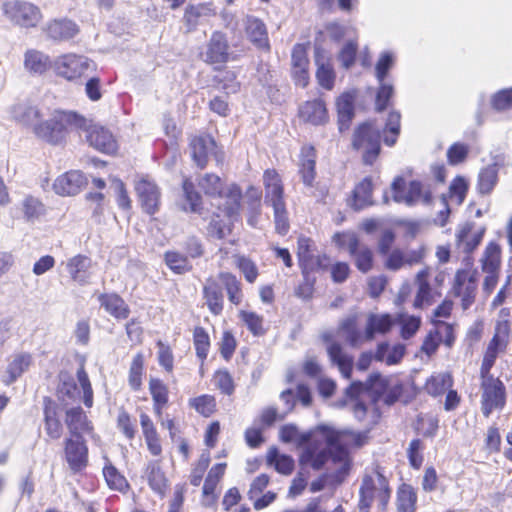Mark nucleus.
Returning <instances> with one entry per match:
<instances>
[{
    "label": "nucleus",
    "instance_id": "39",
    "mask_svg": "<svg viewBox=\"0 0 512 512\" xmlns=\"http://www.w3.org/2000/svg\"><path fill=\"white\" fill-rule=\"evenodd\" d=\"M453 385V378L450 373L442 372L432 375L426 382L425 389L432 396H439Z\"/></svg>",
    "mask_w": 512,
    "mask_h": 512
},
{
    "label": "nucleus",
    "instance_id": "18",
    "mask_svg": "<svg viewBox=\"0 0 512 512\" xmlns=\"http://www.w3.org/2000/svg\"><path fill=\"white\" fill-rule=\"evenodd\" d=\"M485 229L474 230L473 223L463 224L456 234L458 248L464 253H472L481 243Z\"/></svg>",
    "mask_w": 512,
    "mask_h": 512
},
{
    "label": "nucleus",
    "instance_id": "53",
    "mask_svg": "<svg viewBox=\"0 0 512 512\" xmlns=\"http://www.w3.org/2000/svg\"><path fill=\"white\" fill-rule=\"evenodd\" d=\"M491 107L497 111L502 112L512 109V87L502 89L491 96Z\"/></svg>",
    "mask_w": 512,
    "mask_h": 512
},
{
    "label": "nucleus",
    "instance_id": "59",
    "mask_svg": "<svg viewBox=\"0 0 512 512\" xmlns=\"http://www.w3.org/2000/svg\"><path fill=\"white\" fill-rule=\"evenodd\" d=\"M210 453L209 451H204L196 463L195 467L193 468L191 475H190V483L193 486H199L203 475L205 471L207 470L209 464H210Z\"/></svg>",
    "mask_w": 512,
    "mask_h": 512
},
{
    "label": "nucleus",
    "instance_id": "49",
    "mask_svg": "<svg viewBox=\"0 0 512 512\" xmlns=\"http://www.w3.org/2000/svg\"><path fill=\"white\" fill-rule=\"evenodd\" d=\"M395 54L391 51H383L377 60L375 65V76L378 82H383L389 70L393 67L395 63Z\"/></svg>",
    "mask_w": 512,
    "mask_h": 512
},
{
    "label": "nucleus",
    "instance_id": "31",
    "mask_svg": "<svg viewBox=\"0 0 512 512\" xmlns=\"http://www.w3.org/2000/svg\"><path fill=\"white\" fill-rule=\"evenodd\" d=\"M354 101V92H344L339 96L336 102L340 131L348 129L349 124L354 117Z\"/></svg>",
    "mask_w": 512,
    "mask_h": 512
},
{
    "label": "nucleus",
    "instance_id": "54",
    "mask_svg": "<svg viewBox=\"0 0 512 512\" xmlns=\"http://www.w3.org/2000/svg\"><path fill=\"white\" fill-rule=\"evenodd\" d=\"M351 256L355 259V265L361 272L367 273L372 269L373 253L367 246L361 245Z\"/></svg>",
    "mask_w": 512,
    "mask_h": 512
},
{
    "label": "nucleus",
    "instance_id": "5",
    "mask_svg": "<svg viewBox=\"0 0 512 512\" xmlns=\"http://www.w3.org/2000/svg\"><path fill=\"white\" fill-rule=\"evenodd\" d=\"M199 187L206 195L220 197L218 208L232 221L236 219L240 210L241 190L238 186L232 185L225 197H222L223 184L219 176L207 173L199 180Z\"/></svg>",
    "mask_w": 512,
    "mask_h": 512
},
{
    "label": "nucleus",
    "instance_id": "12",
    "mask_svg": "<svg viewBox=\"0 0 512 512\" xmlns=\"http://www.w3.org/2000/svg\"><path fill=\"white\" fill-rule=\"evenodd\" d=\"M482 397V413L485 417H489L494 409H502L506 401L505 386L498 378H487L481 383Z\"/></svg>",
    "mask_w": 512,
    "mask_h": 512
},
{
    "label": "nucleus",
    "instance_id": "7",
    "mask_svg": "<svg viewBox=\"0 0 512 512\" xmlns=\"http://www.w3.org/2000/svg\"><path fill=\"white\" fill-rule=\"evenodd\" d=\"M466 268L456 271L452 286L453 293L461 299V305L467 310L474 303L478 286V272L472 268L470 258L466 259Z\"/></svg>",
    "mask_w": 512,
    "mask_h": 512
},
{
    "label": "nucleus",
    "instance_id": "45",
    "mask_svg": "<svg viewBox=\"0 0 512 512\" xmlns=\"http://www.w3.org/2000/svg\"><path fill=\"white\" fill-rule=\"evenodd\" d=\"M316 63L318 65L316 78L319 85L326 90H332L336 77L333 67L319 58L316 59Z\"/></svg>",
    "mask_w": 512,
    "mask_h": 512
},
{
    "label": "nucleus",
    "instance_id": "44",
    "mask_svg": "<svg viewBox=\"0 0 512 512\" xmlns=\"http://www.w3.org/2000/svg\"><path fill=\"white\" fill-rule=\"evenodd\" d=\"M417 495L409 485H402L398 491L397 509L399 512H414Z\"/></svg>",
    "mask_w": 512,
    "mask_h": 512
},
{
    "label": "nucleus",
    "instance_id": "35",
    "mask_svg": "<svg viewBox=\"0 0 512 512\" xmlns=\"http://www.w3.org/2000/svg\"><path fill=\"white\" fill-rule=\"evenodd\" d=\"M32 356L29 353H18L12 357V360L7 366L6 373L8 379H5L6 384H11L17 380L31 365Z\"/></svg>",
    "mask_w": 512,
    "mask_h": 512
},
{
    "label": "nucleus",
    "instance_id": "50",
    "mask_svg": "<svg viewBox=\"0 0 512 512\" xmlns=\"http://www.w3.org/2000/svg\"><path fill=\"white\" fill-rule=\"evenodd\" d=\"M165 262L167 266L177 274H183L191 269V265L187 257L178 252H166Z\"/></svg>",
    "mask_w": 512,
    "mask_h": 512
},
{
    "label": "nucleus",
    "instance_id": "41",
    "mask_svg": "<svg viewBox=\"0 0 512 512\" xmlns=\"http://www.w3.org/2000/svg\"><path fill=\"white\" fill-rule=\"evenodd\" d=\"M149 390L154 401V411L157 416L161 417L162 409L168 402L167 386L159 379H151Z\"/></svg>",
    "mask_w": 512,
    "mask_h": 512
},
{
    "label": "nucleus",
    "instance_id": "24",
    "mask_svg": "<svg viewBox=\"0 0 512 512\" xmlns=\"http://www.w3.org/2000/svg\"><path fill=\"white\" fill-rule=\"evenodd\" d=\"M299 115L305 122L313 125H322L328 120L326 105L321 99L305 102L299 109Z\"/></svg>",
    "mask_w": 512,
    "mask_h": 512
},
{
    "label": "nucleus",
    "instance_id": "25",
    "mask_svg": "<svg viewBox=\"0 0 512 512\" xmlns=\"http://www.w3.org/2000/svg\"><path fill=\"white\" fill-rule=\"evenodd\" d=\"M215 146L214 139L209 135L197 136L191 140L192 157L199 168L203 169L206 166L208 156Z\"/></svg>",
    "mask_w": 512,
    "mask_h": 512
},
{
    "label": "nucleus",
    "instance_id": "8",
    "mask_svg": "<svg viewBox=\"0 0 512 512\" xmlns=\"http://www.w3.org/2000/svg\"><path fill=\"white\" fill-rule=\"evenodd\" d=\"M353 148L363 152V162L372 165L380 153V132L370 123L359 125L352 140Z\"/></svg>",
    "mask_w": 512,
    "mask_h": 512
},
{
    "label": "nucleus",
    "instance_id": "46",
    "mask_svg": "<svg viewBox=\"0 0 512 512\" xmlns=\"http://www.w3.org/2000/svg\"><path fill=\"white\" fill-rule=\"evenodd\" d=\"M390 382V379L383 377L381 374L372 373L364 383L365 389L373 393L376 396L375 400H378L379 398L383 399Z\"/></svg>",
    "mask_w": 512,
    "mask_h": 512
},
{
    "label": "nucleus",
    "instance_id": "3",
    "mask_svg": "<svg viewBox=\"0 0 512 512\" xmlns=\"http://www.w3.org/2000/svg\"><path fill=\"white\" fill-rule=\"evenodd\" d=\"M391 497V489L387 478L378 470L366 472L362 478L359 488V510L369 512L374 500L384 510Z\"/></svg>",
    "mask_w": 512,
    "mask_h": 512
},
{
    "label": "nucleus",
    "instance_id": "48",
    "mask_svg": "<svg viewBox=\"0 0 512 512\" xmlns=\"http://www.w3.org/2000/svg\"><path fill=\"white\" fill-rule=\"evenodd\" d=\"M400 121L401 115L398 111H391L389 113L384 130L385 133L391 134V136H384V143L387 146H393L396 143L397 137L400 133Z\"/></svg>",
    "mask_w": 512,
    "mask_h": 512
},
{
    "label": "nucleus",
    "instance_id": "32",
    "mask_svg": "<svg viewBox=\"0 0 512 512\" xmlns=\"http://www.w3.org/2000/svg\"><path fill=\"white\" fill-rule=\"evenodd\" d=\"M481 269L485 274L500 273L501 249L495 242H490L480 259Z\"/></svg>",
    "mask_w": 512,
    "mask_h": 512
},
{
    "label": "nucleus",
    "instance_id": "43",
    "mask_svg": "<svg viewBox=\"0 0 512 512\" xmlns=\"http://www.w3.org/2000/svg\"><path fill=\"white\" fill-rule=\"evenodd\" d=\"M339 330L344 334L347 343L352 347H357L362 341L361 332L356 325V316L352 315L341 321Z\"/></svg>",
    "mask_w": 512,
    "mask_h": 512
},
{
    "label": "nucleus",
    "instance_id": "23",
    "mask_svg": "<svg viewBox=\"0 0 512 512\" xmlns=\"http://www.w3.org/2000/svg\"><path fill=\"white\" fill-rule=\"evenodd\" d=\"M47 36L55 41H66L79 32L77 24L69 19H54L45 29Z\"/></svg>",
    "mask_w": 512,
    "mask_h": 512
},
{
    "label": "nucleus",
    "instance_id": "60",
    "mask_svg": "<svg viewBox=\"0 0 512 512\" xmlns=\"http://www.w3.org/2000/svg\"><path fill=\"white\" fill-rule=\"evenodd\" d=\"M468 190L467 181L463 177H456L449 187L450 199L457 205L463 203Z\"/></svg>",
    "mask_w": 512,
    "mask_h": 512
},
{
    "label": "nucleus",
    "instance_id": "42",
    "mask_svg": "<svg viewBox=\"0 0 512 512\" xmlns=\"http://www.w3.org/2000/svg\"><path fill=\"white\" fill-rule=\"evenodd\" d=\"M219 279L226 289L229 301L234 305H239L243 295L241 283L237 277L231 273L223 272L219 274Z\"/></svg>",
    "mask_w": 512,
    "mask_h": 512
},
{
    "label": "nucleus",
    "instance_id": "55",
    "mask_svg": "<svg viewBox=\"0 0 512 512\" xmlns=\"http://www.w3.org/2000/svg\"><path fill=\"white\" fill-rule=\"evenodd\" d=\"M312 241L309 238L301 237L298 240V258L301 269H313L314 262L311 254Z\"/></svg>",
    "mask_w": 512,
    "mask_h": 512
},
{
    "label": "nucleus",
    "instance_id": "36",
    "mask_svg": "<svg viewBox=\"0 0 512 512\" xmlns=\"http://www.w3.org/2000/svg\"><path fill=\"white\" fill-rule=\"evenodd\" d=\"M99 302L105 310L118 319L128 317L129 309L122 298L116 294H103L99 296Z\"/></svg>",
    "mask_w": 512,
    "mask_h": 512
},
{
    "label": "nucleus",
    "instance_id": "63",
    "mask_svg": "<svg viewBox=\"0 0 512 512\" xmlns=\"http://www.w3.org/2000/svg\"><path fill=\"white\" fill-rule=\"evenodd\" d=\"M194 345L197 356L201 359L207 357L208 349L210 346L209 336L202 327H197L194 330Z\"/></svg>",
    "mask_w": 512,
    "mask_h": 512
},
{
    "label": "nucleus",
    "instance_id": "14",
    "mask_svg": "<svg viewBox=\"0 0 512 512\" xmlns=\"http://www.w3.org/2000/svg\"><path fill=\"white\" fill-rule=\"evenodd\" d=\"M505 158L502 154L491 156V162L481 168L477 179V190L482 195L490 194L498 183V173L504 166Z\"/></svg>",
    "mask_w": 512,
    "mask_h": 512
},
{
    "label": "nucleus",
    "instance_id": "51",
    "mask_svg": "<svg viewBox=\"0 0 512 512\" xmlns=\"http://www.w3.org/2000/svg\"><path fill=\"white\" fill-rule=\"evenodd\" d=\"M103 475L108 486L113 490L123 491L128 486L124 476L111 463L105 465Z\"/></svg>",
    "mask_w": 512,
    "mask_h": 512
},
{
    "label": "nucleus",
    "instance_id": "52",
    "mask_svg": "<svg viewBox=\"0 0 512 512\" xmlns=\"http://www.w3.org/2000/svg\"><path fill=\"white\" fill-rule=\"evenodd\" d=\"M144 358L141 353L134 356L129 370V384L133 390H138L142 384Z\"/></svg>",
    "mask_w": 512,
    "mask_h": 512
},
{
    "label": "nucleus",
    "instance_id": "13",
    "mask_svg": "<svg viewBox=\"0 0 512 512\" xmlns=\"http://www.w3.org/2000/svg\"><path fill=\"white\" fill-rule=\"evenodd\" d=\"M64 456L73 473H78L84 470L88 465V447L84 438H65Z\"/></svg>",
    "mask_w": 512,
    "mask_h": 512
},
{
    "label": "nucleus",
    "instance_id": "2",
    "mask_svg": "<svg viewBox=\"0 0 512 512\" xmlns=\"http://www.w3.org/2000/svg\"><path fill=\"white\" fill-rule=\"evenodd\" d=\"M69 128L85 130L88 143L103 153L117 151V142L109 130L91 125L86 118L71 111L55 110L49 121L36 127V133L47 142L58 144L64 140Z\"/></svg>",
    "mask_w": 512,
    "mask_h": 512
},
{
    "label": "nucleus",
    "instance_id": "1",
    "mask_svg": "<svg viewBox=\"0 0 512 512\" xmlns=\"http://www.w3.org/2000/svg\"><path fill=\"white\" fill-rule=\"evenodd\" d=\"M342 433L325 425L312 431L300 433L293 424L280 429V439L285 443L294 442L302 448L300 464L320 470L328 460L344 462L348 457L347 449L340 443Z\"/></svg>",
    "mask_w": 512,
    "mask_h": 512
},
{
    "label": "nucleus",
    "instance_id": "61",
    "mask_svg": "<svg viewBox=\"0 0 512 512\" xmlns=\"http://www.w3.org/2000/svg\"><path fill=\"white\" fill-rule=\"evenodd\" d=\"M302 270L303 282L296 288L295 294L297 297L308 300L311 298L314 290L315 278L311 277L310 271L307 267Z\"/></svg>",
    "mask_w": 512,
    "mask_h": 512
},
{
    "label": "nucleus",
    "instance_id": "17",
    "mask_svg": "<svg viewBox=\"0 0 512 512\" xmlns=\"http://www.w3.org/2000/svg\"><path fill=\"white\" fill-rule=\"evenodd\" d=\"M86 184V178L80 171H70L59 176L53 184L54 191L63 196H71L80 192Z\"/></svg>",
    "mask_w": 512,
    "mask_h": 512
},
{
    "label": "nucleus",
    "instance_id": "6",
    "mask_svg": "<svg viewBox=\"0 0 512 512\" xmlns=\"http://www.w3.org/2000/svg\"><path fill=\"white\" fill-rule=\"evenodd\" d=\"M5 17L23 28L36 27L42 19L40 8L27 0H9L2 4Z\"/></svg>",
    "mask_w": 512,
    "mask_h": 512
},
{
    "label": "nucleus",
    "instance_id": "47",
    "mask_svg": "<svg viewBox=\"0 0 512 512\" xmlns=\"http://www.w3.org/2000/svg\"><path fill=\"white\" fill-rule=\"evenodd\" d=\"M58 396L62 401H75L79 398L80 391L73 377L69 375L61 377Z\"/></svg>",
    "mask_w": 512,
    "mask_h": 512
},
{
    "label": "nucleus",
    "instance_id": "33",
    "mask_svg": "<svg viewBox=\"0 0 512 512\" xmlns=\"http://www.w3.org/2000/svg\"><path fill=\"white\" fill-rule=\"evenodd\" d=\"M51 66L48 55L38 50H28L24 55V67L32 74H43Z\"/></svg>",
    "mask_w": 512,
    "mask_h": 512
},
{
    "label": "nucleus",
    "instance_id": "16",
    "mask_svg": "<svg viewBox=\"0 0 512 512\" xmlns=\"http://www.w3.org/2000/svg\"><path fill=\"white\" fill-rule=\"evenodd\" d=\"M228 49L226 36L216 31L207 44L206 52L203 54L204 61L210 64L225 63L229 56Z\"/></svg>",
    "mask_w": 512,
    "mask_h": 512
},
{
    "label": "nucleus",
    "instance_id": "29",
    "mask_svg": "<svg viewBox=\"0 0 512 512\" xmlns=\"http://www.w3.org/2000/svg\"><path fill=\"white\" fill-rule=\"evenodd\" d=\"M245 30L248 38L259 48H269L268 33L262 20L254 16H247Z\"/></svg>",
    "mask_w": 512,
    "mask_h": 512
},
{
    "label": "nucleus",
    "instance_id": "28",
    "mask_svg": "<svg viewBox=\"0 0 512 512\" xmlns=\"http://www.w3.org/2000/svg\"><path fill=\"white\" fill-rule=\"evenodd\" d=\"M44 404L45 431L51 439H59L62 435L63 427L58 415V406L48 398H45Z\"/></svg>",
    "mask_w": 512,
    "mask_h": 512
},
{
    "label": "nucleus",
    "instance_id": "22",
    "mask_svg": "<svg viewBox=\"0 0 512 512\" xmlns=\"http://www.w3.org/2000/svg\"><path fill=\"white\" fill-rule=\"evenodd\" d=\"M66 268L73 281L80 285L88 283L92 275V261L84 255H76L69 259Z\"/></svg>",
    "mask_w": 512,
    "mask_h": 512
},
{
    "label": "nucleus",
    "instance_id": "20",
    "mask_svg": "<svg viewBox=\"0 0 512 512\" xmlns=\"http://www.w3.org/2000/svg\"><path fill=\"white\" fill-rule=\"evenodd\" d=\"M327 354L332 365L337 366L341 375L350 379L353 370L354 359L351 355L344 352L342 346L335 341L327 345Z\"/></svg>",
    "mask_w": 512,
    "mask_h": 512
},
{
    "label": "nucleus",
    "instance_id": "30",
    "mask_svg": "<svg viewBox=\"0 0 512 512\" xmlns=\"http://www.w3.org/2000/svg\"><path fill=\"white\" fill-rule=\"evenodd\" d=\"M206 304L214 315H219L223 310V292L221 285L213 278H208L203 288Z\"/></svg>",
    "mask_w": 512,
    "mask_h": 512
},
{
    "label": "nucleus",
    "instance_id": "10",
    "mask_svg": "<svg viewBox=\"0 0 512 512\" xmlns=\"http://www.w3.org/2000/svg\"><path fill=\"white\" fill-rule=\"evenodd\" d=\"M393 199L397 203H404L413 206L417 203L429 204L432 196L431 191L420 181L413 180L406 186L402 177L396 178L392 183Z\"/></svg>",
    "mask_w": 512,
    "mask_h": 512
},
{
    "label": "nucleus",
    "instance_id": "38",
    "mask_svg": "<svg viewBox=\"0 0 512 512\" xmlns=\"http://www.w3.org/2000/svg\"><path fill=\"white\" fill-rule=\"evenodd\" d=\"M149 486L157 494L163 496L167 488V479L157 461H150L146 467Z\"/></svg>",
    "mask_w": 512,
    "mask_h": 512
},
{
    "label": "nucleus",
    "instance_id": "15",
    "mask_svg": "<svg viewBox=\"0 0 512 512\" xmlns=\"http://www.w3.org/2000/svg\"><path fill=\"white\" fill-rule=\"evenodd\" d=\"M65 424L69 437L83 438L84 434H93V426L81 407H72L66 410Z\"/></svg>",
    "mask_w": 512,
    "mask_h": 512
},
{
    "label": "nucleus",
    "instance_id": "56",
    "mask_svg": "<svg viewBox=\"0 0 512 512\" xmlns=\"http://www.w3.org/2000/svg\"><path fill=\"white\" fill-rule=\"evenodd\" d=\"M333 240L338 247L347 249L350 255L356 253V250L361 246L354 232L336 233Z\"/></svg>",
    "mask_w": 512,
    "mask_h": 512
},
{
    "label": "nucleus",
    "instance_id": "4",
    "mask_svg": "<svg viewBox=\"0 0 512 512\" xmlns=\"http://www.w3.org/2000/svg\"><path fill=\"white\" fill-rule=\"evenodd\" d=\"M265 203L274 211L275 227L279 234H286L289 228L284 202V190L279 174L274 169H267L263 175Z\"/></svg>",
    "mask_w": 512,
    "mask_h": 512
},
{
    "label": "nucleus",
    "instance_id": "57",
    "mask_svg": "<svg viewBox=\"0 0 512 512\" xmlns=\"http://www.w3.org/2000/svg\"><path fill=\"white\" fill-rule=\"evenodd\" d=\"M191 406L205 417L212 415L216 408V400L211 395H201L191 400Z\"/></svg>",
    "mask_w": 512,
    "mask_h": 512
},
{
    "label": "nucleus",
    "instance_id": "62",
    "mask_svg": "<svg viewBox=\"0 0 512 512\" xmlns=\"http://www.w3.org/2000/svg\"><path fill=\"white\" fill-rule=\"evenodd\" d=\"M22 207L24 215L28 220L38 218L44 213V205L33 196L25 197Z\"/></svg>",
    "mask_w": 512,
    "mask_h": 512
},
{
    "label": "nucleus",
    "instance_id": "64",
    "mask_svg": "<svg viewBox=\"0 0 512 512\" xmlns=\"http://www.w3.org/2000/svg\"><path fill=\"white\" fill-rule=\"evenodd\" d=\"M240 317L253 335H262L264 333L263 318L261 316L254 312L241 311Z\"/></svg>",
    "mask_w": 512,
    "mask_h": 512
},
{
    "label": "nucleus",
    "instance_id": "27",
    "mask_svg": "<svg viewBox=\"0 0 512 512\" xmlns=\"http://www.w3.org/2000/svg\"><path fill=\"white\" fill-rule=\"evenodd\" d=\"M372 191L373 187L371 178H364L352 191V196L348 200L349 206L355 211H359L372 205Z\"/></svg>",
    "mask_w": 512,
    "mask_h": 512
},
{
    "label": "nucleus",
    "instance_id": "26",
    "mask_svg": "<svg viewBox=\"0 0 512 512\" xmlns=\"http://www.w3.org/2000/svg\"><path fill=\"white\" fill-rule=\"evenodd\" d=\"M12 117L22 123L23 125H33L34 132H36V127L41 125V123H37L41 113L37 106L33 105L30 102H19L12 106L11 108ZM50 119H48L49 121ZM47 122V120H46ZM45 123V121H44ZM43 124V122H42ZM37 135V133H35Z\"/></svg>",
    "mask_w": 512,
    "mask_h": 512
},
{
    "label": "nucleus",
    "instance_id": "58",
    "mask_svg": "<svg viewBox=\"0 0 512 512\" xmlns=\"http://www.w3.org/2000/svg\"><path fill=\"white\" fill-rule=\"evenodd\" d=\"M77 380L83 392V403L86 407L90 408L93 405V390L88 377L87 372L85 371L84 365H81L77 370Z\"/></svg>",
    "mask_w": 512,
    "mask_h": 512
},
{
    "label": "nucleus",
    "instance_id": "34",
    "mask_svg": "<svg viewBox=\"0 0 512 512\" xmlns=\"http://www.w3.org/2000/svg\"><path fill=\"white\" fill-rule=\"evenodd\" d=\"M393 324L392 317L389 314H370L367 319L365 329V339L371 341L376 333H387Z\"/></svg>",
    "mask_w": 512,
    "mask_h": 512
},
{
    "label": "nucleus",
    "instance_id": "40",
    "mask_svg": "<svg viewBox=\"0 0 512 512\" xmlns=\"http://www.w3.org/2000/svg\"><path fill=\"white\" fill-rule=\"evenodd\" d=\"M267 463L273 465L277 472L289 475L294 469V460L291 456L280 454L278 449L272 447L267 453Z\"/></svg>",
    "mask_w": 512,
    "mask_h": 512
},
{
    "label": "nucleus",
    "instance_id": "11",
    "mask_svg": "<svg viewBox=\"0 0 512 512\" xmlns=\"http://www.w3.org/2000/svg\"><path fill=\"white\" fill-rule=\"evenodd\" d=\"M134 189L143 211L154 215L159 210L161 191L156 182L149 175H136Z\"/></svg>",
    "mask_w": 512,
    "mask_h": 512
},
{
    "label": "nucleus",
    "instance_id": "19",
    "mask_svg": "<svg viewBox=\"0 0 512 512\" xmlns=\"http://www.w3.org/2000/svg\"><path fill=\"white\" fill-rule=\"evenodd\" d=\"M215 15L216 9L213 7L212 3L188 5L184 12L183 21L187 26L188 31H192L205 20Z\"/></svg>",
    "mask_w": 512,
    "mask_h": 512
},
{
    "label": "nucleus",
    "instance_id": "37",
    "mask_svg": "<svg viewBox=\"0 0 512 512\" xmlns=\"http://www.w3.org/2000/svg\"><path fill=\"white\" fill-rule=\"evenodd\" d=\"M415 282L418 285V291L414 300V307L422 308L425 305H431L432 289L428 282V271L426 269L419 271Z\"/></svg>",
    "mask_w": 512,
    "mask_h": 512
},
{
    "label": "nucleus",
    "instance_id": "9",
    "mask_svg": "<svg viewBox=\"0 0 512 512\" xmlns=\"http://www.w3.org/2000/svg\"><path fill=\"white\" fill-rule=\"evenodd\" d=\"M53 67L58 76L69 81L76 80L96 69L95 63L84 55L67 53L58 56Z\"/></svg>",
    "mask_w": 512,
    "mask_h": 512
},
{
    "label": "nucleus",
    "instance_id": "21",
    "mask_svg": "<svg viewBox=\"0 0 512 512\" xmlns=\"http://www.w3.org/2000/svg\"><path fill=\"white\" fill-rule=\"evenodd\" d=\"M316 151L312 146H304L301 149L299 170L301 180L306 187H313L316 177Z\"/></svg>",
    "mask_w": 512,
    "mask_h": 512
}]
</instances>
